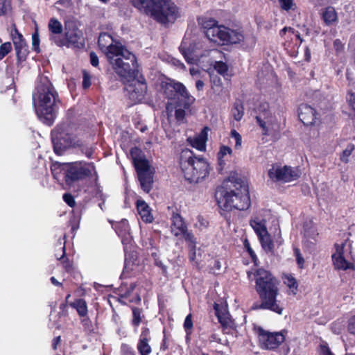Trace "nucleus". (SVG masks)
<instances>
[{
    "instance_id": "f257e3e1",
    "label": "nucleus",
    "mask_w": 355,
    "mask_h": 355,
    "mask_svg": "<svg viewBox=\"0 0 355 355\" xmlns=\"http://www.w3.org/2000/svg\"><path fill=\"white\" fill-rule=\"evenodd\" d=\"M51 171L55 180L63 182L66 186L71 188L80 182L93 178L97 186L95 197L101 201H105L106 196L98 184V173L94 162L76 161L68 163H52Z\"/></svg>"
},
{
    "instance_id": "f03ea898",
    "label": "nucleus",
    "mask_w": 355,
    "mask_h": 355,
    "mask_svg": "<svg viewBox=\"0 0 355 355\" xmlns=\"http://www.w3.org/2000/svg\"><path fill=\"white\" fill-rule=\"evenodd\" d=\"M225 184L217 190L215 197L220 214L227 218L233 209H248L251 202L248 185L237 175L230 176Z\"/></svg>"
},
{
    "instance_id": "7ed1b4c3",
    "label": "nucleus",
    "mask_w": 355,
    "mask_h": 355,
    "mask_svg": "<svg viewBox=\"0 0 355 355\" xmlns=\"http://www.w3.org/2000/svg\"><path fill=\"white\" fill-rule=\"evenodd\" d=\"M255 291L259 295L260 303H254V310H269L282 315L284 308L277 297L279 294V281L272 273L263 268L257 269L254 273Z\"/></svg>"
},
{
    "instance_id": "20e7f679",
    "label": "nucleus",
    "mask_w": 355,
    "mask_h": 355,
    "mask_svg": "<svg viewBox=\"0 0 355 355\" xmlns=\"http://www.w3.org/2000/svg\"><path fill=\"white\" fill-rule=\"evenodd\" d=\"M33 101L37 103V112L40 119L46 125H53L60 103L58 94L51 81L44 77L36 85L33 93Z\"/></svg>"
},
{
    "instance_id": "39448f33",
    "label": "nucleus",
    "mask_w": 355,
    "mask_h": 355,
    "mask_svg": "<svg viewBox=\"0 0 355 355\" xmlns=\"http://www.w3.org/2000/svg\"><path fill=\"white\" fill-rule=\"evenodd\" d=\"M198 22L205 37L214 43L234 45L241 44L245 40L243 29L240 25L230 27L219 24L214 18L207 17L198 18Z\"/></svg>"
},
{
    "instance_id": "423d86ee",
    "label": "nucleus",
    "mask_w": 355,
    "mask_h": 355,
    "mask_svg": "<svg viewBox=\"0 0 355 355\" xmlns=\"http://www.w3.org/2000/svg\"><path fill=\"white\" fill-rule=\"evenodd\" d=\"M179 165L184 177L189 183H199L207 178L211 171L207 159L189 149L182 150L179 156Z\"/></svg>"
},
{
    "instance_id": "0eeeda50",
    "label": "nucleus",
    "mask_w": 355,
    "mask_h": 355,
    "mask_svg": "<svg viewBox=\"0 0 355 355\" xmlns=\"http://www.w3.org/2000/svg\"><path fill=\"white\" fill-rule=\"evenodd\" d=\"M164 95L169 101V104L174 106L175 118L178 122L182 121L186 116V110L190 109L195 102L184 84L175 80L168 79L161 84Z\"/></svg>"
},
{
    "instance_id": "6e6552de",
    "label": "nucleus",
    "mask_w": 355,
    "mask_h": 355,
    "mask_svg": "<svg viewBox=\"0 0 355 355\" xmlns=\"http://www.w3.org/2000/svg\"><path fill=\"white\" fill-rule=\"evenodd\" d=\"M130 3L162 24L168 22L170 19H175L178 15V8L171 0H130Z\"/></svg>"
},
{
    "instance_id": "1a4fd4ad",
    "label": "nucleus",
    "mask_w": 355,
    "mask_h": 355,
    "mask_svg": "<svg viewBox=\"0 0 355 355\" xmlns=\"http://www.w3.org/2000/svg\"><path fill=\"white\" fill-rule=\"evenodd\" d=\"M51 135L54 153L58 155H63L67 149L73 147L78 139L70 124L65 123L57 125Z\"/></svg>"
},
{
    "instance_id": "9d476101",
    "label": "nucleus",
    "mask_w": 355,
    "mask_h": 355,
    "mask_svg": "<svg viewBox=\"0 0 355 355\" xmlns=\"http://www.w3.org/2000/svg\"><path fill=\"white\" fill-rule=\"evenodd\" d=\"M256 112V122L262 130V135L269 136L275 135V133H279L280 125L277 120L272 116L268 102H261L257 107Z\"/></svg>"
},
{
    "instance_id": "9b49d317",
    "label": "nucleus",
    "mask_w": 355,
    "mask_h": 355,
    "mask_svg": "<svg viewBox=\"0 0 355 355\" xmlns=\"http://www.w3.org/2000/svg\"><path fill=\"white\" fill-rule=\"evenodd\" d=\"M115 73L122 79L137 78L139 73L137 57L132 52H125L123 57L116 58L112 64Z\"/></svg>"
},
{
    "instance_id": "f8f14e48",
    "label": "nucleus",
    "mask_w": 355,
    "mask_h": 355,
    "mask_svg": "<svg viewBox=\"0 0 355 355\" xmlns=\"http://www.w3.org/2000/svg\"><path fill=\"white\" fill-rule=\"evenodd\" d=\"M171 227L175 236H182L187 243L190 259L193 260L196 257V240L192 232L188 230L187 225L180 214L173 213Z\"/></svg>"
},
{
    "instance_id": "ddd939ff",
    "label": "nucleus",
    "mask_w": 355,
    "mask_h": 355,
    "mask_svg": "<svg viewBox=\"0 0 355 355\" xmlns=\"http://www.w3.org/2000/svg\"><path fill=\"white\" fill-rule=\"evenodd\" d=\"M300 171L297 168L285 165L282 166L277 164H272L268 170V175L273 182H290L300 177Z\"/></svg>"
},
{
    "instance_id": "4468645a",
    "label": "nucleus",
    "mask_w": 355,
    "mask_h": 355,
    "mask_svg": "<svg viewBox=\"0 0 355 355\" xmlns=\"http://www.w3.org/2000/svg\"><path fill=\"white\" fill-rule=\"evenodd\" d=\"M126 80L130 83L125 87L130 99L135 103L140 102L147 92V83L144 76L142 74H138L137 78Z\"/></svg>"
},
{
    "instance_id": "2eb2a0df",
    "label": "nucleus",
    "mask_w": 355,
    "mask_h": 355,
    "mask_svg": "<svg viewBox=\"0 0 355 355\" xmlns=\"http://www.w3.org/2000/svg\"><path fill=\"white\" fill-rule=\"evenodd\" d=\"M299 120L307 127L318 128L321 124L320 114L311 105L302 103L298 107Z\"/></svg>"
},
{
    "instance_id": "dca6fc26",
    "label": "nucleus",
    "mask_w": 355,
    "mask_h": 355,
    "mask_svg": "<svg viewBox=\"0 0 355 355\" xmlns=\"http://www.w3.org/2000/svg\"><path fill=\"white\" fill-rule=\"evenodd\" d=\"M259 339L267 349H277L285 340L281 333H270L262 328L259 329Z\"/></svg>"
},
{
    "instance_id": "f3484780",
    "label": "nucleus",
    "mask_w": 355,
    "mask_h": 355,
    "mask_svg": "<svg viewBox=\"0 0 355 355\" xmlns=\"http://www.w3.org/2000/svg\"><path fill=\"white\" fill-rule=\"evenodd\" d=\"M81 35L78 28L73 27L66 28L64 35H62V37H53L52 39L54 40V44L59 47L64 46L69 47L70 45L78 46V44H80Z\"/></svg>"
},
{
    "instance_id": "a211bd4d",
    "label": "nucleus",
    "mask_w": 355,
    "mask_h": 355,
    "mask_svg": "<svg viewBox=\"0 0 355 355\" xmlns=\"http://www.w3.org/2000/svg\"><path fill=\"white\" fill-rule=\"evenodd\" d=\"M151 339L150 329L143 327L137 344V349L140 355H150L152 353V347L149 344Z\"/></svg>"
},
{
    "instance_id": "6ab92c4d",
    "label": "nucleus",
    "mask_w": 355,
    "mask_h": 355,
    "mask_svg": "<svg viewBox=\"0 0 355 355\" xmlns=\"http://www.w3.org/2000/svg\"><path fill=\"white\" fill-rule=\"evenodd\" d=\"M214 309L215 311V315L218 318V322L220 324L222 327L223 332H225V331L228 328H234V322L230 318V315L225 309H224L218 303L215 302L214 304Z\"/></svg>"
},
{
    "instance_id": "aec40b11",
    "label": "nucleus",
    "mask_w": 355,
    "mask_h": 355,
    "mask_svg": "<svg viewBox=\"0 0 355 355\" xmlns=\"http://www.w3.org/2000/svg\"><path fill=\"white\" fill-rule=\"evenodd\" d=\"M65 239V234L63 236V238H60L58 239V245L62 250V254L59 257V254L56 253L55 257H57V259L60 261V263L64 268L65 272L71 274L74 271L73 262L66 256Z\"/></svg>"
},
{
    "instance_id": "412c9836",
    "label": "nucleus",
    "mask_w": 355,
    "mask_h": 355,
    "mask_svg": "<svg viewBox=\"0 0 355 355\" xmlns=\"http://www.w3.org/2000/svg\"><path fill=\"white\" fill-rule=\"evenodd\" d=\"M105 47V51H103L106 55L110 64H113L114 62V57H123L125 52H130L123 45L117 42L115 44L110 43L109 46H105V44H101Z\"/></svg>"
},
{
    "instance_id": "4be33fe9",
    "label": "nucleus",
    "mask_w": 355,
    "mask_h": 355,
    "mask_svg": "<svg viewBox=\"0 0 355 355\" xmlns=\"http://www.w3.org/2000/svg\"><path fill=\"white\" fill-rule=\"evenodd\" d=\"M135 284H131L130 287L125 291L123 287H120L119 301L121 304L126 305L128 302L140 304L141 299L139 294L136 293L132 296V293L135 288Z\"/></svg>"
},
{
    "instance_id": "5701e85b",
    "label": "nucleus",
    "mask_w": 355,
    "mask_h": 355,
    "mask_svg": "<svg viewBox=\"0 0 355 355\" xmlns=\"http://www.w3.org/2000/svg\"><path fill=\"white\" fill-rule=\"evenodd\" d=\"M135 205L137 213L144 223H151L154 220L152 209L144 200L137 199Z\"/></svg>"
},
{
    "instance_id": "b1692460",
    "label": "nucleus",
    "mask_w": 355,
    "mask_h": 355,
    "mask_svg": "<svg viewBox=\"0 0 355 355\" xmlns=\"http://www.w3.org/2000/svg\"><path fill=\"white\" fill-rule=\"evenodd\" d=\"M17 62L21 63L26 60L28 55V47L21 34L19 33L18 41L14 42Z\"/></svg>"
},
{
    "instance_id": "393cba45",
    "label": "nucleus",
    "mask_w": 355,
    "mask_h": 355,
    "mask_svg": "<svg viewBox=\"0 0 355 355\" xmlns=\"http://www.w3.org/2000/svg\"><path fill=\"white\" fill-rule=\"evenodd\" d=\"M332 261L336 269L346 270L348 269L354 270L353 263L346 260L343 255V250L338 252L332 254Z\"/></svg>"
},
{
    "instance_id": "a878e982",
    "label": "nucleus",
    "mask_w": 355,
    "mask_h": 355,
    "mask_svg": "<svg viewBox=\"0 0 355 355\" xmlns=\"http://www.w3.org/2000/svg\"><path fill=\"white\" fill-rule=\"evenodd\" d=\"M137 176L141 189L145 193H148L153 188V173L152 171H149L137 175Z\"/></svg>"
},
{
    "instance_id": "bb28decb",
    "label": "nucleus",
    "mask_w": 355,
    "mask_h": 355,
    "mask_svg": "<svg viewBox=\"0 0 355 355\" xmlns=\"http://www.w3.org/2000/svg\"><path fill=\"white\" fill-rule=\"evenodd\" d=\"M69 306L76 311L79 317H85L88 315L87 303L83 298L75 299L69 303Z\"/></svg>"
},
{
    "instance_id": "cd10ccee",
    "label": "nucleus",
    "mask_w": 355,
    "mask_h": 355,
    "mask_svg": "<svg viewBox=\"0 0 355 355\" xmlns=\"http://www.w3.org/2000/svg\"><path fill=\"white\" fill-rule=\"evenodd\" d=\"M207 127H205L200 135L191 141V146L200 151H204L206 149V142L207 141Z\"/></svg>"
},
{
    "instance_id": "c85d7f7f",
    "label": "nucleus",
    "mask_w": 355,
    "mask_h": 355,
    "mask_svg": "<svg viewBox=\"0 0 355 355\" xmlns=\"http://www.w3.org/2000/svg\"><path fill=\"white\" fill-rule=\"evenodd\" d=\"M49 31L50 32L49 40L54 43L52 39L53 37H62L63 28L62 24L55 18H51L48 24Z\"/></svg>"
},
{
    "instance_id": "c756f323",
    "label": "nucleus",
    "mask_w": 355,
    "mask_h": 355,
    "mask_svg": "<svg viewBox=\"0 0 355 355\" xmlns=\"http://www.w3.org/2000/svg\"><path fill=\"white\" fill-rule=\"evenodd\" d=\"M130 308L132 313L131 324L135 329H137L141 323L143 322V319L145 318L143 314V309L136 306H131Z\"/></svg>"
},
{
    "instance_id": "7c9ffc66",
    "label": "nucleus",
    "mask_w": 355,
    "mask_h": 355,
    "mask_svg": "<svg viewBox=\"0 0 355 355\" xmlns=\"http://www.w3.org/2000/svg\"><path fill=\"white\" fill-rule=\"evenodd\" d=\"M322 19L324 23L329 26L337 20V13L334 8L329 6L325 8L322 12Z\"/></svg>"
},
{
    "instance_id": "2f4dec72",
    "label": "nucleus",
    "mask_w": 355,
    "mask_h": 355,
    "mask_svg": "<svg viewBox=\"0 0 355 355\" xmlns=\"http://www.w3.org/2000/svg\"><path fill=\"white\" fill-rule=\"evenodd\" d=\"M244 105L241 100H236L233 104L232 114L234 120L239 121L244 115Z\"/></svg>"
},
{
    "instance_id": "473e14b6",
    "label": "nucleus",
    "mask_w": 355,
    "mask_h": 355,
    "mask_svg": "<svg viewBox=\"0 0 355 355\" xmlns=\"http://www.w3.org/2000/svg\"><path fill=\"white\" fill-rule=\"evenodd\" d=\"M73 148H78L80 152L84 154L88 159L94 158L93 155L95 148L93 146H88L85 145L80 139H78L73 146Z\"/></svg>"
},
{
    "instance_id": "72a5a7b5",
    "label": "nucleus",
    "mask_w": 355,
    "mask_h": 355,
    "mask_svg": "<svg viewBox=\"0 0 355 355\" xmlns=\"http://www.w3.org/2000/svg\"><path fill=\"white\" fill-rule=\"evenodd\" d=\"M286 32H288L291 37H295V45L300 46L302 43L303 39L301 37L300 33L293 28L286 26L284 27L279 31V35L282 37L286 35ZM291 39H293V37H291Z\"/></svg>"
},
{
    "instance_id": "f704fd0d",
    "label": "nucleus",
    "mask_w": 355,
    "mask_h": 355,
    "mask_svg": "<svg viewBox=\"0 0 355 355\" xmlns=\"http://www.w3.org/2000/svg\"><path fill=\"white\" fill-rule=\"evenodd\" d=\"M284 283L292 291L295 295L298 289V282L292 274H285L282 277Z\"/></svg>"
},
{
    "instance_id": "c9c22d12",
    "label": "nucleus",
    "mask_w": 355,
    "mask_h": 355,
    "mask_svg": "<svg viewBox=\"0 0 355 355\" xmlns=\"http://www.w3.org/2000/svg\"><path fill=\"white\" fill-rule=\"evenodd\" d=\"M134 166L137 175L151 171L149 162L145 158L137 160L136 162L134 163Z\"/></svg>"
},
{
    "instance_id": "e433bc0d",
    "label": "nucleus",
    "mask_w": 355,
    "mask_h": 355,
    "mask_svg": "<svg viewBox=\"0 0 355 355\" xmlns=\"http://www.w3.org/2000/svg\"><path fill=\"white\" fill-rule=\"evenodd\" d=\"M211 89L213 93L219 96L223 90V83L221 78L219 76H213L211 78Z\"/></svg>"
},
{
    "instance_id": "4c0bfd02",
    "label": "nucleus",
    "mask_w": 355,
    "mask_h": 355,
    "mask_svg": "<svg viewBox=\"0 0 355 355\" xmlns=\"http://www.w3.org/2000/svg\"><path fill=\"white\" fill-rule=\"evenodd\" d=\"M110 42H113V37L107 33H101L98 39V46L101 51L103 52L105 51V47H103L101 44H105V46H109Z\"/></svg>"
},
{
    "instance_id": "58836bf2",
    "label": "nucleus",
    "mask_w": 355,
    "mask_h": 355,
    "mask_svg": "<svg viewBox=\"0 0 355 355\" xmlns=\"http://www.w3.org/2000/svg\"><path fill=\"white\" fill-rule=\"evenodd\" d=\"M243 245L245 249L249 254V256L250 257L252 261L254 263L255 266H257V263L259 261L258 257H257L254 251L251 248L250 243L248 239H245V240L243 241Z\"/></svg>"
},
{
    "instance_id": "ea45409f",
    "label": "nucleus",
    "mask_w": 355,
    "mask_h": 355,
    "mask_svg": "<svg viewBox=\"0 0 355 355\" xmlns=\"http://www.w3.org/2000/svg\"><path fill=\"white\" fill-rule=\"evenodd\" d=\"M216 71L223 76L227 74L228 65L223 61H216L214 65Z\"/></svg>"
},
{
    "instance_id": "a19ab883",
    "label": "nucleus",
    "mask_w": 355,
    "mask_h": 355,
    "mask_svg": "<svg viewBox=\"0 0 355 355\" xmlns=\"http://www.w3.org/2000/svg\"><path fill=\"white\" fill-rule=\"evenodd\" d=\"M81 318L80 323L85 331L92 333L94 331V326L92 320L88 315L85 317H80Z\"/></svg>"
},
{
    "instance_id": "79ce46f5",
    "label": "nucleus",
    "mask_w": 355,
    "mask_h": 355,
    "mask_svg": "<svg viewBox=\"0 0 355 355\" xmlns=\"http://www.w3.org/2000/svg\"><path fill=\"white\" fill-rule=\"evenodd\" d=\"M184 329L187 336H189L192 333V329L193 327V323L192 320V315L191 313L188 314L184 322Z\"/></svg>"
},
{
    "instance_id": "37998d69",
    "label": "nucleus",
    "mask_w": 355,
    "mask_h": 355,
    "mask_svg": "<svg viewBox=\"0 0 355 355\" xmlns=\"http://www.w3.org/2000/svg\"><path fill=\"white\" fill-rule=\"evenodd\" d=\"M83 73V88L87 89L92 85V76L86 69L82 70Z\"/></svg>"
},
{
    "instance_id": "c03bdc74",
    "label": "nucleus",
    "mask_w": 355,
    "mask_h": 355,
    "mask_svg": "<svg viewBox=\"0 0 355 355\" xmlns=\"http://www.w3.org/2000/svg\"><path fill=\"white\" fill-rule=\"evenodd\" d=\"M40 40L38 29L36 28L35 32L32 35V46H33V49L37 53L40 52Z\"/></svg>"
},
{
    "instance_id": "a18cd8bd",
    "label": "nucleus",
    "mask_w": 355,
    "mask_h": 355,
    "mask_svg": "<svg viewBox=\"0 0 355 355\" xmlns=\"http://www.w3.org/2000/svg\"><path fill=\"white\" fill-rule=\"evenodd\" d=\"M69 225L71 227V232L74 235L80 226V218L76 216H72L69 221Z\"/></svg>"
},
{
    "instance_id": "49530a36",
    "label": "nucleus",
    "mask_w": 355,
    "mask_h": 355,
    "mask_svg": "<svg viewBox=\"0 0 355 355\" xmlns=\"http://www.w3.org/2000/svg\"><path fill=\"white\" fill-rule=\"evenodd\" d=\"M346 98L349 107L354 112L352 119L355 120V93L352 92V91H349L347 94Z\"/></svg>"
},
{
    "instance_id": "de8ad7c7",
    "label": "nucleus",
    "mask_w": 355,
    "mask_h": 355,
    "mask_svg": "<svg viewBox=\"0 0 355 355\" xmlns=\"http://www.w3.org/2000/svg\"><path fill=\"white\" fill-rule=\"evenodd\" d=\"M12 51V45L9 42L3 43L0 46V60H2Z\"/></svg>"
},
{
    "instance_id": "09e8293b",
    "label": "nucleus",
    "mask_w": 355,
    "mask_h": 355,
    "mask_svg": "<svg viewBox=\"0 0 355 355\" xmlns=\"http://www.w3.org/2000/svg\"><path fill=\"white\" fill-rule=\"evenodd\" d=\"M294 254L295 256L296 262L299 268L302 269L304 266V259L302 257L300 250L297 248L293 249Z\"/></svg>"
},
{
    "instance_id": "8fccbe9b",
    "label": "nucleus",
    "mask_w": 355,
    "mask_h": 355,
    "mask_svg": "<svg viewBox=\"0 0 355 355\" xmlns=\"http://www.w3.org/2000/svg\"><path fill=\"white\" fill-rule=\"evenodd\" d=\"M62 199L64 202L71 208H73L76 205L73 196L70 193H64L62 196Z\"/></svg>"
},
{
    "instance_id": "3c124183",
    "label": "nucleus",
    "mask_w": 355,
    "mask_h": 355,
    "mask_svg": "<svg viewBox=\"0 0 355 355\" xmlns=\"http://www.w3.org/2000/svg\"><path fill=\"white\" fill-rule=\"evenodd\" d=\"M230 135L232 138L235 139V148H240L242 143L241 135L234 129L231 130Z\"/></svg>"
},
{
    "instance_id": "603ef678",
    "label": "nucleus",
    "mask_w": 355,
    "mask_h": 355,
    "mask_svg": "<svg viewBox=\"0 0 355 355\" xmlns=\"http://www.w3.org/2000/svg\"><path fill=\"white\" fill-rule=\"evenodd\" d=\"M142 151L138 147H133L130 150V154L132 158L133 164L136 162L137 160H140L142 158L141 157Z\"/></svg>"
},
{
    "instance_id": "864d4df0",
    "label": "nucleus",
    "mask_w": 355,
    "mask_h": 355,
    "mask_svg": "<svg viewBox=\"0 0 355 355\" xmlns=\"http://www.w3.org/2000/svg\"><path fill=\"white\" fill-rule=\"evenodd\" d=\"M232 153V150L230 147L225 145H222L220 148L219 151L217 153V157H225L227 155H231Z\"/></svg>"
},
{
    "instance_id": "5fc2aeb1",
    "label": "nucleus",
    "mask_w": 355,
    "mask_h": 355,
    "mask_svg": "<svg viewBox=\"0 0 355 355\" xmlns=\"http://www.w3.org/2000/svg\"><path fill=\"white\" fill-rule=\"evenodd\" d=\"M261 245L263 248L268 252H272L274 249V244L272 241L268 237L266 240L261 239Z\"/></svg>"
},
{
    "instance_id": "6e6d98bb",
    "label": "nucleus",
    "mask_w": 355,
    "mask_h": 355,
    "mask_svg": "<svg viewBox=\"0 0 355 355\" xmlns=\"http://www.w3.org/2000/svg\"><path fill=\"white\" fill-rule=\"evenodd\" d=\"M10 7V2L8 0H0V16L6 15L8 8Z\"/></svg>"
},
{
    "instance_id": "4d7b16f0",
    "label": "nucleus",
    "mask_w": 355,
    "mask_h": 355,
    "mask_svg": "<svg viewBox=\"0 0 355 355\" xmlns=\"http://www.w3.org/2000/svg\"><path fill=\"white\" fill-rule=\"evenodd\" d=\"M121 352L122 355H136L133 349L126 343L121 345Z\"/></svg>"
},
{
    "instance_id": "13d9d810",
    "label": "nucleus",
    "mask_w": 355,
    "mask_h": 355,
    "mask_svg": "<svg viewBox=\"0 0 355 355\" xmlns=\"http://www.w3.org/2000/svg\"><path fill=\"white\" fill-rule=\"evenodd\" d=\"M281 8L284 10H289L292 8L293 3V0H279Z\"/></svg>"
},
{
    "instance_id": "bf43d9fd",
    "label": "nucleus",
    "mask_w": 355,
    "mask_h": 355,
    "mask_svg": "<svg viewBox=\"0 0 355 355\" xmlns=\"http://www.w3.org/2000/svg\"><path fill=\"white\" fill-rule=\"evenodd\" d=\"M226 159L225 157H217V161H218V167L217 170L219 173H222L223 171L224 170L225 166H226Z\"/></svg>"
},
{
    "instance_id": "052dcab7",
    "label": "nucleus",
    "mask_w": 355,
    "mask_h": 355,
    "mask_svg": "<svg viewBox=\"0 0 355 355\" xmlns=\"http://www.w3.org/2000/svg\"><path fill=\"white\" fill-rule=\"evenodd\" d=\"M354 149V144L348 145L347 147L343 152V155L341 156V159L343 161H345L344 157H346L347 158L352 154Z\"/></svg>"
},
{
    "instance_id": "680f3d73",
    "label": "nucleus",
    "mask_w": 355,
    "mask_h": 355,
    "mask_svg": "<svg viewBox=\"0 0 355 355\" xmlns=\"http://www.w3.org/2000/svg\"><path fill=\"white\" fill-rule=\"evenodd\" d=\"M347 329L349 334L355 336V315L349 319Z\"/></svg>"
},
{
    "instance_id": "e2e57ef3",
    "label": "nucleus",
    "mask_w": 355,
    "mask_h": 355,
    "mask_svg": "<svg viewBox=\"0 0 355 355\" xmlns=\"http://www.w3.org/2000/svg\"><path fill=\"white\" fill-rule=\"evenodd\" d=\"M333 44H334V48L335 51H336V53H340L343 51L344 46H343L342 42L340 41V40L336 39L334 41Z\"/></svg>"
},
{
    "instance_id": "0e129e2a",
    "label": "nucleus",
    "mask_w": 355,
    "mask_h": 355,
    "mask_svg": "<svg viewBox=\"0 0 355 355\" xmlns=\"http://www.w3.org/2000/svg\"><path fill=\"white\" fill-rule=\"evenodd\" d=\"M89 58H90V63L93 67L98 66V64H99L98 57L96 53H94V51H92L89 54Z\"/></svg>"
},
{
    "instance_id": "69168bd1",
    "label": "nucleus",
    "mask_w": 355,
    "mask_h": 355,
    "mask_svg": "<svg viewBox=\"0 0 355 355\" xmlns=\"http://www.w3.org/2000/svg\"><path fill=\"white\" fill-rule=\"evenodd\" d=\"M179 49H180V51L181 52V53L182 54V55L184 56L185 60L188 62V63H190V60H189V55L190 54V51L189 49L185 48V47H183L182 46H180L179 47Z\"/></svg>"
},
{
    "instance_id": "338daca9",
    "label": "nucleus",
    "mask_w": 355,
    "mask_h": 355,
    "mask_svg": "<svg viewBox=\"0 0 355 355\" xmlns=\"http://www.w3.org/2000/svg\"><path fill=\"white\" fill-rule=\"evenodd\" d=\"M320 352L322 355H334L330 350L329 346L326 345H320Z\"/></svg>"
},
{
    "instance_id": "774afa93",
    "label": "nucleus",
    "mask_w": 355,
    "mask_h": 355,
    "mask_svg": "<svg viewBox=\"0 0 355 355\" xmlns=\"http://www.w3.org/2000/svg\"><path fill=\"white\" fill-rule=\"evenodd\" d=\"M60 342H61V336H60L55 337L52 340L51 345H52L53 349L56 350L58 345L60 344Z\"/></svg>"
}]
</instances>
